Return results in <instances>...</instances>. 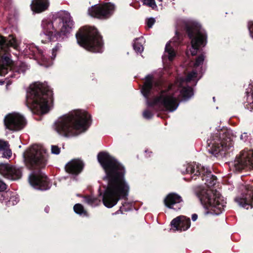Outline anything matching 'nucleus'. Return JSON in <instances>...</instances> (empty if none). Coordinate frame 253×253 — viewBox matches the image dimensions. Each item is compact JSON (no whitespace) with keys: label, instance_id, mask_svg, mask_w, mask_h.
I'll use <instances>...</instances> for the list:
<instances>
[{"label":"nucleus","instance_id":"nucleus-13","mask_svg":"<svg viewBox=\"0 0 253 253\" xmlns=\"http://www.w3.org/2000/svg\"><path fill=\"white\" fill-rule=\"evenodd\" d=\"M115 8V5L110 2L99 5L95 4L88 8V13L93 17L107 19L112 15Z\"/></svg>","mask_w":253,"mask_h":253},{"label":"nucleus","instance_id":"nucleus-9","mask_svg":"<svg viewBox=\"0 0 253 253\" xmlns=\"http://www.w3.org/2000/svg\"><path fill=\"white\" fill-rule=\"evenodd\" d=\"M25 164L29 168H42L46 164V152L41 145H34L23 155Z\"/></svg>","mask_w":253,"mask_h":253},{"label":"nucleus","instance_id":"nucleus-43","mask_svg":"<svg viewBox=\"0 0 253 253\" xmlns=\"http://www.w3.org/2000/svg\"><path fill=\"white\" fill-rule=\"evenodd\" d=\"M198 218V215L196 214H193L192 215V219L193 221H196Z\"/></svg>","mask_w":253,"mask_h":253},{"label":"nucleus","instance_id":"nucleus-45","mask_svg":"<svg viewBox=\"0 0 253 253\" xmlns=\"http://www.w3.org/2000/svg\"><path fill=\"white\" fill-rule=\"evenodd\" d=\"M120 211L121 212H123V211H124V208H123V207H121V208H120Z\"/></svg>","mask_w":253,"mask_h":253},{"label":"nucleus","instance_id":"nucleus-10","mask_svg":"<svg viewBox=\"0 0 253 253\" xmlns=\"http://www.w3.org/2000/svg\"><path fill=\"white\" fill-rule=\"evenodd\" d=\"M188 36L191 39V47L190 51L192 55L197 54L201 46H204L207 42V34L200 25H193L187 29Z\"/></svg>","mask_w":253,"mask_h":253},{"label":"nucleus","instance_id":"nucleus-32","mask_svg":"<svg viewBox=\"0 0 253 253\" xmlns=\"http://www.w3.org/2000/svg\"><path fill=\"white\" fill-rule=\"evenodd\" d=\"M143 4L147 5L153 9L156 8L157 5L155 0H141Z\"/></svg>","mask_w":253,"mask_h":253},{"label":"nucleus","instance_id":"nucleus-21","mask_svg":"<svg viewBox=\"0 0 253 253\" xmlns=\"http://www.w3.org/2000/svg\"><path fill=\"white\" fill-rule=\"evenodd\" d=\"M49 5L48 0H33L31 7L33 11L41 13L46 10Z\"/></svg>","mask_w":253,"mask_h":253},{"label":"nucleus","instance_id":"nucleus-19","mask_svg":"<svg viewBox=\"0 0 253 253\" xmlns=\"http://www.w3.org/2000/svg\"><path fill=\"white\" fill-rule=\"evenodd\" d=\"M237 204L243 208L249 209L253 207V193L241 194L235 199Z\"/></svg>","mask_w":253,"mask_h":253},{"label":"nucleus","instance_id":"nucleus-34","mask_svg":"<svg viewBox=\"0 0 253 253\" xmlns=\"http://www.w3.org/2000/svg\"><path fill=\"white\" fill-rule=\"evenodd\" d=\"M8 147L5 148L4 150H3L4 151L3 154V157L9 158L11 157L12 152L10 150L7 149Z\"/></svg>","mask_w":253,"mask_h":253},{"label":"nucleus","instance_id":"nucleus-28","mask_svg":"<svg viewBox=\"0 0 253 253\" xmlns=\"http://www.w3.org/2000/svg\"><path fill=\"white\" fill-rule=\"evenodd\" d=\"M143 42V39L142 38H139L134 41L133 48L136 52L141 53L143 50V47L142 44Z\"/></svg>","mask_w":253,"mask_h":253},{"label":"nucleus","instance_id":"nucleus-2","mask_svg":"<svg viewBox=\"0 0 253 253\" xmlns=\"http://www.w3.org/2000/svg\"><path fill=\"white\" fill-rule=\"evenodd\" d=\"M198 79V73L192 71L185 79H180L167 90L162 91L149 105H155L162 110L175 111L178 106V101L180 97L186 100L193 95L192 88L185 86L187 82Z\"/></svg>","mask_w":253,"mask_h":253},{"label":"nucleus","instance_id":"nucleus-24","mask_svg":"<svg viewBox=\"0 0 253 253\" xmlns=\"http://www.w3.org/2000/svg\"><path fill=\"white\" fill-rule=\"evenodd\" d=\"M60 49V46L59 45H56L53 48H52L51 50V55L50 56V58H47L44 55V57L46 60V62H43V61L41 59V56H40L39 52H37L36 54H38V55L37 57H36V58H39L41 59L42 63L41 64L45 66L48 67L49 66H50L52 64V60H54L56 57V55L57 54V52L59 51Z\"/></svg>","mask_w":253,"mask_h":253},{"label":"nucleus","instance_id":"nucleus-5","mask_svg":"<svg viewBox=\"0 0 253 253\" xmlns=\"http://www.w3.org/2000/svg\"><path fill=\"white\" fill-rule=\"evenodd\" d=\"M52 91L49 86L40 83L30 85L27 95V105L36 112L45 113L49 109V103L52 101Z\"/></svg>","mask_w":253,"mask_h":253},{"label":"nucleus","instance_id":"nucleus-31","mask_svg":"<svg viewBox=\"0 0 253 253\" xmlns=\"http://www.w3.org/2000/svg\"><path fill=\"white\" fill-rule=\"evenodd\" d=\"M28 69V66L24 63H17L16 71L19 73H24Z\"/></svg>","mask_w":253,"mask_h":253},{"label":"nucleus","instance_id":"nucleus-16","mask_svg":"<svg viewBox=\"0 0 253 253\" xmlns=\"http://www.w3.org/2000/svg\"><path fill=\"white\" fill-rule=\"evenodd\" d=\"M29 180L31 186L35 189L45 190L50 188L47 178L42 172L32 173L30 175Z\"/></svg>","mask_w":253,"mask_h":253},{"label":"nucleus","instance_id":"nucleus-14","mask_svg":"<svg viewBox=\"0 0 253 253\" xmlns=\"http://www.w3.org/2000/svg\"><path fill=\"white\" fill-rule=\"evenodd\" d=\"M236 170L247 168L253 169V150H244L241 151L234 164Z\"/></svg>","mask_w":253,"mask_h":253},{"label":"nucleus","instance_id":"nucleus-26","mask_svg":"<svg viewBox=\"0 0 253 253\" xmlns=\"http://www.w3.org/2000/svg\"><path fill=\"white\" fill-rule=\"evenodd\" d=\"M26 52L29 54H31L34 56L35 55L36 53L39 52L40 54V56H41V59L43 61V63L44 62H46L44 54H43L37 47L33 44L29 45L27 47V48L26 49Z\"/></svg>","mask_w":253,"mask_h":253},{"label":"nucleus","instance_id":"nucleus-6","mask_svg":"<svg viewBox=\"0 0 253 253\" xmlns=\"http://www.w3.org/2000/svg\"><path fill=\"white\" fill-rule=\"evenodd\" d=\"M76 38L78 43L86 50L94 52H102V39L95 28H83L76 34Z\"/></svg>","mask_w":253,"mask_h":253},{"label":"nucleus","instance_id":"nucleus-15","mask_svg":"<svg viewBox=\"0 0 253 253\" xmlns=\"http://www.w3.org/2000/svg\"><path fill=\"white\" fill-rule=\"evenodd\" d=\"M5 127L11 130H19L24 127L25 120L19 113H13L6 115L4 120Z\"/></svg>","mask_w":253,"mask_h":253},{"label":"nucleus","instance_id":"nucleus-47","mask_svg":"<svg viewBox=\"0 0 253 253\" xmlns=\"http://www.w3.org/2000/svg\"><path fill=\"white\" fill-rule=\"evenodd\" d=\"M160 1H162V0H159Z\"/></svg>","mask_w":253,"mask_h":253},{"label":"nucleus","instance_id":"nucleus-39","mask_svg":"<svg viewBox=\"0 0 253 253\" xmlns=\"http://www.w3.org/2000/svg\"><path fill=\"white\" fill-rule=\"evenodd\" d=\"M248 27L251 36L253 38V21H250L249 22Z\"/></svg>","mask_w":253,"mask_h":253},{"label":"nucleus","instance_id":"nucleus-18","mask_svg":"<svg viewBox=\"0 0 253 253\" xmlns=\"http://www.w3.org/2000/svg\"><path fill=\"white\" fill-rule=\"evenodd\" d=\"M171 229L174 231H185L190 226V220L184 216H180L171 222Z\"/></svg>","mask_w":253,"mask_h":253},{"label":"nucleus","instance_id":"nucleus-29","mask_svg":"<svg viewBox=\"0 0 253 253\" xmlns=\"http://www.w3.org/2000/svg\"><path fill=\"white\" fill-rule=\"evenodd\" d=\"M84 201L87 204L90 205L92 206H95L98 205L100 202L96 198L92 197H87L84 198Z\"/></svg>","mask_w":253,"mask_h":253},{"label":"nucleus","instance_id":"nucleus-17","mask_svg":"<svg viewBox=\"0 0 253 253\" xmlns=\"http://www.w3.org/2000/svg\"><path fill=\"white\" fill-rule=\"evenodd\" d=\"M0 174L8 179L15 180L21 178L22 171L20 168L6 164H0Z\"/></svg>","mask_w":253,"mask_h":253},{"label":"nucleus","instance_id":"nucleus-22","mask_svg":"<svg viewBox=\"0 0 253 253\" xmlns=\"http://www.w3.org/2000/svg\"><path fill=\"white\" fill-rule=\"evenodd\" d=\"M175 45V43L172 41H169L166 44L165 52L163 56L164 62L166 61L167 59L170 61L174 59L176 56V52L173 48Z\"/></svg>","mask_w":253,"mask_h":253},{"label":"nucleus","instance_id":"nucleus-4","mask_svg":"<svg viewBox=\"0 0 253 253\" xmlns=\"http://www.w3.org/2000/svg\"><path fill=\"white\" fill-rule=\"evenodd\" d=\"M73 26L70 15L65 12L52 21L43 20L42 24V32L40 35L42 42L46 43L56 40L58 35H66L69 33Z\"/></svg>","mask_w":253,"mask_h":253},{"label":"nucleus","instance_id":"nucleus-27","mask_svg":"<svg viewBox=\"0 0 253 253\" xmlns=\"http://www.w3.org/2000/svg\"><path fill=\"white\" fill-rule=\"evenodd\" d=\"M6 196H10V199L6 202L7 207H11L17 204L19 201L18 197L15 193H11V192L6 193Z\"/></svg>","mask_w":253,"mask_h":253},{"label":"nucleus","instance_id":"nucleus-25","mask_svg":"<svg viewBox=\"0 0 253 253\" xmlns=\"http://www.w3.org/2000/svg\"><path fill=\"white\" fill-rule=\"evenodd\" d=\"M153 77L152 76L148 75L146 77L144 84L141 89L143 95L148 98L151 89L152 87Z\"/></svg>","mask_w":253,"mask_h":253},{"label":"nucleus","instance_id":"nucleus-46","mask_svg":"<svg viewBox=\"0 0 253 253\" xmlns=\"http://www.w3.org/2000/svg\"><path fill=\"white\" fill-rule=\"evenodd\" d=\"M4 82H0V84H3Z\"/></svg>","mask_w":253,"mask_h":253},{"label":"nucleus","instance_id":"nucleus-11","mask_svg":"<svg viewBox=\"0 0 253 253\" xmlns=\"http://www.w3.org/2000/svg\"><path fill=\"white\" fill-rule=\"evenodd\" d=\"M226 130H221L219 134H215L208 140L209 147V151L216 156L221 151L227 150L232 145L230 138H225L224 135Z\"/></svg>","mask_w":253,"mask_h":253},{"label":"nucleus","instance_id":"nucleus-20","mask_svg":"<svg viewBox=\"0 0 253 253\" xmlns=\"http://www.w3.org/2000/svg\"><path fill=\"white\" fill-rule=\"evenodd\" d=\"M83 167L84 164L82 161L79 159H74L66 165L65 169L68 173L78 174L82 171Z\"/></svg>","mask_w":253,"mask_h":253},{"label":"nucleus","instance_id":"nucleus-7","mask_svg":"<svg viewBox=\"0 0 253 253\" xmlns=\"http://www.w3.org/2000/svg\"><path fill=\"white\" fill-rule=\"evenodd\" d=\"M198 196L201 203L209 211L207 213L218 215L222 212L225 207L226 202L220 194L209 189H202Z\"/></svg>","mask_w":253,"mask_h":253},{"label":"nucleus","instance_id":"nucleus-8","mask_svg":"<svg viewBox=\"0 0 253 253\" xmlns=\"http://www.w3.org/2000/svg\"><path fill=\"white\" fill-rule=\"evenodd\" d=\"M19 42L13 36L7 40L0 35V75L4 76L8 72V68L12 63L9 53V46L18 50Z\"/></svg>","mask_w":253,"mask_h":253},{"label":"nucleus","instance_id":"nucleus-41","mask_svg":"<svg viewBox=\"0 0 253 253\" xmlns=\"http://www.w3.org/2000/svg\"><path fill=\"white\" fill-rule=\"evenodd\" d=\"M248 137V135L247 133H244L240 136L241 139L243 140L244 141L247 140Z\"/></svg>","mask_w":253,"mask_h":253},{"label":"nucleus","instance_id":"nucleus-37","mask_svg":"<svg viewBox=\"0 0 253 253\" xmlns=\"http://www.w3.org/2000/svg\"><path fill=\"white\" fill-rule=\"evenodd\" d=\"M143 117L145 118V119H148L152 117V114L151 112L148 110H145L143 113Z\"/></svg>","mask_w":253,"mask_h":253},{"label":"nucleus","instance_id":"nucleus-3","mask_svg":"<svg viewBox=\"0 0 253 253\" xmlns=\"http://www.w3.org/2000/svg\"><path fill=\"white\" fill-rule=\"evenodd\" d=\"M90 116L88 113L77 110L58 118L53 125V129L64 137L77 135L84 132L90 124Z\"/></svg>","mask_w":253,"mask_h":253},{"label":"nucleus","instance_id":"nucleus-33","mask_svg":"<svg viewBox=\"0 0 253 253\" xmlns=\"http://www.w3.org/2000/svg\"><path fill=\"white\" fill-rule=\"evenodd\" d=\"M204 57L203 55L199 56L194 63V67L197 68L200 66L203 62Z\"/></svg>","mask_w":253,"mask_h":253},{"label":"nucleus","instance_id":"nucleus-38","mask_svg":"<svg viewBox=\"0 0 253 253\" xmlns=\"http://www.w3.org/2000/svg\"><path fill=\"white\" fill-rule=\"evenodd\" d=\"M155 22V20L153 18H149L147 21V25L149 28H151Z\"/></svg>","mask_w":253,"mask_h":253},{"label":"nucleus","instance_id":"nucleus-23","mask_svg":"<svg viewBox=\"0 0 253 253\" xmlns=\"http://www.w3.org/2000/svg\"><path fill=\"white\" fill-rule=\"evenodd\" d=\"M182 201L181 197L175 193L169 194L164 200L166 206L170 209L173 208L174 205L180 203Z\"/></svg>","mask_w":253,"mask_h":253},{"label":"nucleus","instance_id":"nucleus-35","mask_svg":"<svg viewBox=\"0 0 253 253\" xmlns=\"http://www.w3.org/2000/svg\"><path fill=\"white\" fill-rule=\"evenodd\" d=\"M60 148L55 145H52L51 146V153L54 154L58 155L60 153Z\"/></svg>","mask_w":253,"mask_h":253},{"label":"nucleus","instance_id":"nucleus-30","mask_svg":"<svg viewBox=\"0 0 253 253\" xmlns=\"http://www.w3.org/2000/svg\"><path fill=\"white\" fill-rule=\"evenodd\" d=\"M74 210L76 213L79 214H86V211H84L83 206L80 204H76L74 207Z\"/></svg>","mask_w":253,"mask_h":253},{"label":"nucleus","instance_id":"nucleus-36","mask_svg":"<svg viewBox=\"0 0 253 253\" xmlns=\"http://www.w3.org/2000/svg\"><path fill=\"white\" fill-rule=\"evenodd\" d=\"M8 147L6 142L0 140V151L4 150Z\"/></svg>","mask_w":253,"mask_h":253},{"label":"nucleus","instance_id":"nucleus-40","mask_svg":"<svg viewBox=\"0 0 253 253\" xmlns=\"http://www.w3.org/2000/svg\"><path fill=\"white\" fill-rule=\"evenodd\" d=\"M6 189V185L0 179V192L3 191Z\"/></svg>","mask_w":253,"mask_h":253},{"label":"nucleus","instance_id":"nucleus-42","mask_svg":"<svg viewBox=\"0 0 253 253\" xmlns=\"http://www.w3.org/2000/svg\"><path fill=\"white\" fill-rule=\"evenodd\" d=\"M6 193L3 194L0 193V201L2 202L3 200H4V198L5 197Z\"/></svg>","mask_w":253,"mask_h":253},{"label":"nucleus","instance_id":"nucleus-12","mask_svg":"<svg viewBox=\"0 0 253 253\" xmlns=\"http://www.w3.org/2000/svg\"><path fill=\"white\" fill-rule=\"evenodd\" d=\"M186 173H191L194 175H202L205 176V184L209 187L213 186L216 181L215 176L211 174V169L198 164H190L186 168Z\"/></svg>","mask_w":253,"mask_h":253},{"label":"nucleus","instance_id":"nucleus-1","mask_svg":"<svg viewBox=\"0 0 253 253\" xmlns=\"http://www.w3.org/2000/svg\"><path fill=\"white\" fill-rule=\"evenodd\" d=\"M98 160L106 173L104 179L108 182L102 202L105 207L111 208L120 199L128 195L129 186L125 178L124 167L114 157L107 153H100L98 155Z\"/></svg>","mask_w":253,"mask_h":253},{"label":"nucleus","instance_id":"nucleus-44","mask_svg":"<svg viewBox=\"0 0 253 253\" xmlns=\"http://www.w3.org/2000/svg\"><path fill=\"white\" fill-rule=\"evenodd\" d=\"M49 210V208L48 207H46L45 208V211L46 212H48V211Z\"/></svg>","mask_w":253,"mask_h":253}]
</instances>
